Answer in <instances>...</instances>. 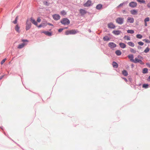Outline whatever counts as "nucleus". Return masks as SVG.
Segmentation results:
<instances>
[{"label": "nucleus", "mask_w": 150, "mask_h": 150, "mask_svg": "<svg viewBox=\"0 0 150 150\" xmlns=\"http://www.w3.org/2000/svg\"><path fill=\"white\" fill-rule=\"evenodd\" d=\"M148 86V85L146 84H144L143 85V87L144 88H147Z\"/></svg>", "instance_id": "ea45409f"}, {"label": "nucleus", "mask_w": 150, "mask_h": 150, "mask_svg": "<svg viewBox=\"0 0 150 150\" xmlns=\"http://www.w3.org/2000/svg\"><path fill=\"white\" fill-rule=\"evenodd\" d=\"M42 33H43L45 34L46 35L50 36L52 35L51 33L48 31H44L42 32Z\"/></svg>", "instance_id": "2eb2a0df"}, {"label": "nucleus", "mask_w": 150, "mask_h": 150, "mask_svg": "<svg viewBox=\"0 0 150 150\" xmlns=\"http://www.w3.org/2000/svg\"><path fill=\"white\" fill-rule=\"evenodd\" d=\"M116 22L118 24H122L123 23L124 19L123 18H118L116 19Z\"/></svg>", "instance_id": "20e7f679"}, {"label": "nucleus", "mask_w": 150, "mask_h": 150, "mask_svg": "<svg viewBox=\"0 0 150 150\" xmlns=\"http://www.w3.org/2000/svg\"><path fill=\"white\" fill-rule=\"evenodd\" d=\"M130 12L133 15H136L137 13V11L135 9L131 10Z\"/></svg>", "instance_id": "ddd939ff"}, {"label": "nucleus", "mask_w": 150, "mask_h": 150, "mask_svg": "<svg viewBox=\"0 0 150 150\" xmlns=\"http://www.w3.org/2000/svg\"><path fill=\"white\" fill-rule=\"evenodd\" d=\"M122 74L125 76H127L128 75L127 71L125 70H124L122 71Z\"/></svg>", "instance_id": "6ab92c4d"}, {"label": "nucleus", "mask_w": 150, "mask_h": 150, "mask_svg": "<svg viewBox=\"0 0 150 150\" xmlns=\"http://www.w3.org/2000/svg\"><path fill=\"white\" fill-rule=\"evenodd\" d=\"M149 47H147L145 50H144V52L145 53H147V52H149Z\"/></svg>", "instance_id": "2f4dec72"}, {"label": "nucleus", "mask_w": 150, "mask_h": 150, "mask_svg": "<svg viewBox=\"0 0 150 150\" xmlns=\"http://www.w3.org/2000/svg\"><path fill=\"white\" fill-rule=\"evenodd\" d=\"M79 13L81 15H83L87 13V11L84 9H81L79 10Z\"/></svg>", "instance_id": "9d476101"}, {"label": "nucleus", "mask_w": 150, "mask_h": 150, "mask_svg": "<svg viewBox=\"0 0 150 150\" xmlns=\"http://www.w3.org/2000/svg\"><path fill=\"white\" fill-rule=\"evenodd\" d=\"M123 79H124V80L126 81H127V79L125 78H123Z\"/></svg>", "instance_id": "864d4df0"}, {"label": "nucleus", "mask_w": 150, "mask_h": 150, "mask_svg": "<svg viewBox=\"0 0 150 150\" xmlns=\"http://www.w3.org/2000/svg\"><path fill=\"white\" fill-rule=\"evenodd\" d=\"M13 23L14 24H16L17 23V20H15L13 22Z\"/></svg>", "instance_id": "49530a36"}, {"label": "nucleus", "mask_w": 150, "mask_h": 150, "mask_svg": "<svg viewBox=\"0 0 150 150\" xmlns=\"http://www.w3.org/2000/svg\"><path fill=\"white\" fill-rule=\"evenodd\" d=\"M18 19V16H17V17H16V19H15V20H17V21Z\"/></svg>", "instance_id": "6e6d98bb"}, {"label": "nucleus", "mask_w": 150, "mask_h": 150, "mask_svg": "<svg viewBox=\"0 0 150 150\" xmlns=\"http://www.w3.org/2000/svg\"><path fill=\"white\" fill-rule=\"evenodd\" d=\"M61 23L64 25H68L70 23L69 20L67 18H64L62 19L60 21Z\"/></svg>", "instance_id": "7ed1b4c3"}, {"label": "nucleus", "mask_w": 150, "mask_h": 150, "mask_svg": "<svg viewBox=\"0 0 150 150\" xmlns=\"http://www.w3.org/2000/svg\"><path fill=\"white\" fill-rule=\"evenodd\" d=\"M19 28H20L18 25H16L15 30L18 33L19 32Z\"/></svg>", "instance_id": "393cba45"}, {"label": "nucleus", "mask_w": 150, "mask_h": 150, "mask_svg": "<svg viewBox=\"0 0 150 150\" xmlns=\"http://www.w3.org/2000/svg\"><path fill=\"white\" fill-rule=\"evenodd\" d=\"M146 65L149 67L150 68V64L147 63L146 64Z\"/></svg>", "instance_id": "09e8293b"}, {"label": "nucleus", "mask_w": 150, "mask_h": 150, "mask_svg": "<svg viewBox=\"0 0 150 150\" xmlns=\"http://www.w3.org/2000/svg\"><path fill=\"white\" fill-rule=\"evenodd\" d=\"M138 63H140L141 64H144V62L141 60H140Z\"/></svg>", "instance_id": "a19ab883"}, {"label": "nucleus", "mask_w": 150, "mask_h": 150, "mask_svg": "<svg viewBox=\"0 0 150 150\" xmlns=\"http://www.w3.org/2000/svg\"><path fill=\"white\" fill-rule=\"evenodd\" d=\"M149 39H150V36H149Z\"/></svg>", "instance_id": "052dcab7"}, {"label": "nucleus", "mask_w": 150, "mask_h": 150, "mask_svg": "<svg viewBox=\"0 0 150 150\" xmlns=\"http://www.w3.org/2000/svg\"><path fill=\"white\" fill-rule=\"evenodd\" d=\"M6 59H3L2 61L1 62V64H4V63L5 62V61L6 60Z\"/></svg>", "instance_id": "58836bf2"}, {"label": "nucleus", "mask_w": 150, "mask_h": 150, "mask_svg": "<svg viewBox=\"0 0 150 150\" xmlns=\"http://www.w3.org/2000/svg\"><path fill=\"white\" fill-rule=\"evenodd\" d=\"M22 41L23 42H28V40H22Z\"/></svg>", "instance_id": "8fccbe9b"}, {"label": "nucleus", "mask_w": 150, "mask_h": 150, "mask_svg": "<svg viewBox=\"0 0 150 150\" xmlns=\"http://www.w3.org/2000/svg\"><path fill=\"white\" fill-rule=\"evenodd\" d=\"M125 4V2H123V3H121L118 6V7H120L121 6H122L124 4Z\"/></svg>", "instance_id": "79ce46f5"}, {"label": "nucleus", "mask_w": 150, "mask_h": 150, "mask_svg": "<svg viewBox=\"0 0 150 150\" xmlns=\"http://www.w3.org/2000/svg\"><path fill=\"white\" fill-rule=\"evenodd\" d=\"M25 43H22L21 44L19 45L18 47V49H21L23 48L25 45Z\"/></svg>", "instance_id": "5701e85b"}, {"label": "nucleus", "mask_w": 150, "mask_h": 150, "mask_svg": "<svg viewBox=\"0 0 150 150\" xmlns=\"http://www.w3.org/2000/svg\"><path fill=\"white\" fill-rule=\"evenodd\" d=\"M115 53L117 55L119 56L121 54L122 52L120 50H118L115 51Z\"/></svg>", "instance_id": "b1692460"}, {"label": "nucleus", "mask_w": 150, "mask_h": 150, "mask_svg": "<svg viewBox=\"0 0 150 150\" xmlns=\"http://www.w3.org/2000/svg\"><path fill=\"white\" fill-rule=\"evenodd\" d=\"M121 33V31L120 30H114L112 32V33L116 35H119Z\"/></svg>", "instance_id": "4468645a"}, {"label": "nucleus", "mask_w": 150, "mask_h": 150, "mask_svg": "<svg viewBox=\"0 0 150 150\" xmlns=\"http://www.w3.org/2000/svg\"><path fill=\"white\" fill-rule=\"evenodd\" d=\"M130 51L132 53H136V51L132 48L130 49Z\"/></svg>", "instance_id": "72a5a7b5"}, {"label": "nucleus", "mask_w": 150, "mask_h": 150, "mask_svg": "<svg viewBox=\"0 0 150 150\" xmlns=\"http://www.w3.org/2000/svg\"><path fill=\"white\" fill-rule=\"evenodd\" d=\"M137 57L138 59H142V57H141V56L140 55H138V56H137Z\"/></svg>", "instance_id": "a18cd8bd"}, {"label": "nucleus", "mask_w": 150, "mask_h": 150, "mask_svg": "<svg viewBox=\"0 0 150 150\" xmlns=\"http://www.w3.org/2000/svg\"><path fill=\"white\" fill-rule=\"evenodd\" d=\"M147 6L148 8H150V2L147 4Z\"/></svg>", "instance_id": "de8ad7c7"}, {"label": "nucleus", "mask_w": 150, "mask_h": 150, "mask_svg": "<svg viewBox=\"0 0 150 150\" xmlns=\"http://www.w3.org/2000/svg\"><path fill=\"white\" fill-rule=\"evenodd\" d=\"M120 47L122 48H124L126 47V45L123 43L120 42L119 43Z\"/></svg>", "instance_id": "f3484780"}, {"label": "nucleus", "mask_w": 150, "mask_h": 150, "mask_svg": "<svg viewBox=\"0 0 150 150\" xmlns=\"http://www.w3.org/2000/svg\"><path fill=\"white\" fill-rule=\"evenodd\" d=\"M149 79H150V76L149 77Z\"/></svg>", "instance_id": "13d9d810"}, {"label": "nucleus", "mask_w": 150, "mask_h": 150, "mask_svg": "<svg viewBox=\"0 0 150 150\" xmlns=\"http://www.w3.org/2000/svg\"><path fill=\"white\" fill-rule=\"evenodd\" d=\"M149 17H147L144 20V22H147L149 21Z\"/></svg>", "instance_id": "f704fd0d"}, {"label": "nucleus", "mask_w": 150, "mask_h": 150, "mask_svg": "<svg viewBox=\"0 0 150 150\" xmlns=\"http://www.w3.org/2000/svg\"><path fill=\"white\" fill-rule=\"evenodd\" d=\"M137 6V3L134 1L131 2L129 4V6L132 8H134L136 7Z\"/></svg>", "instance_id": "6e6552de"}, {"label": "nucleus", "mask_w": 150, "mask_h": 150, "mask_svg": "<svg viewBox=\"0 0 150 150\" xmlns=\"http://www.w3.org/2000/svg\"><path fill=\"white\" fill-rule=\"evenodd\" d=\"M103 40L104 41H108L110 40V38H109L107 36H106L103 38Z\"/></svg>", "instance_id": "aec40b11"}, {"label": "nucleus", "mask_w": 150, "mask_h": 150, "mask_svg": "<svg viewBox=\"0 0 150 150\" xmlns=\"http://www.w3.org/2000/svg\"><path fill=\"white\" fill-rule=\"evenodd\" d=\"M124 38L125 40H130V37L128 36H125L124 37Z\"/></svg>", "instance_id": "cd10ccee"}, {"label": "nucleus", "mask_w": 150, "mask_h": 150, "mask_svg": "<svg viewBox=\"0 0 150 150\" xmlns=\"http://www.w3.org/2000/svg\"><path fill=\"white\" fill-rule=\"evenodd\" d=\"M41 21V20L39 18H38L37 21L38 22H40Z\"/></svg>", "instance_id": "c03bdc74"}, {"label": "nucleus", "mask_w": 150, "mask_h": 150, "mask_svg": "<svg viewBox=\"0 0 150 150\" xmlns=\"http://www.w3.org/2000/svg\"><path fill=\"white\" fill-rule=\"evenodd\" d=\"M31 23L30 21V20L28 19L26 21L25 29L26 30H29L31 27Z\"/></svg>", "instance_id": "f03ea898"}, {"label": "nucleus", "mask_w": 150, "mask_h": 150, "mask_svg": "<svg viewBox=\"0 0 150 150\" xmlns=\"http://www.w3.org/2000/svg\"><path fill=\"white\" fill-rule=\"evenodd\" d=\"M127 33L130 34H133L134 33V31L132 30H127Z\"/></svg>", "instance_id": "bb28decb"}, {"label": "nucleus", "mask_w": 150, "mask_h": 150, "mask_svg": "<svg viewBox=\"0 0 150 150\" xmlns=\"http://www.w3.org/2000/svg\"><path fill=\"white\" fill-rule=\"evenodd\" d=\"M127 44L129 46L134 47V44L132 42H127Z\"/></svg>", "instance_id": "412c9836"}, {"label": "nucleus", "mask_w": 150, "mask_h": 150, "mask_svg": "<svg viewBox=\"0 0 150 150\" xmlns=\"http://www.w3.org/2000/svg\"><path fill=\"white\" fill-rule=\"evenodd\" d=\"M137 1L141 3H145V1L144 0H137Z\"/></svg>", "instance_id": "473e14b6"}, {"label": "nucleus", "mask_w": 150, "mask_h": 150, "mask_svg": "<svg viewBox=\"0 0 150 150\" xmlns=\"http://www.w3.org/2000/svg\"><path fill=\"white\" fill-rule=\"evenodd\" d=\"M61 14L62 15H65L66 14V12L64 10H63L61 12Z\"/></svg>", "instance_id": "c756f323"}, {"label": "nucleus", "mask_w": 150, "mask_h": 150, "mask_svg": "<svg viewBox=\"0 0 150 150\" xmlns=\"http://www.w3.org/2000/svg\"><path fill=\"white\" fill-rule=\"evenodd\" d=\"M108 25V27L109 28H115V26L112 23H109Z\"/></svg>", "instance_id": "f8f14e48"}, {"label": "nucleus", "mask_w": 150, "mask_h": 150, "mask_svg": "<svg viewBox=\"0 0 150 150\" xmlns=\"http://www.w3.org/2000/svg\"><path fill=\"white\" fill-rule=\"evenodd\" d=\"M79 32V31L77 30L73 29L70 30H67L65 32V34L67 35L69 34L74 35Z\"/></svg>", "instance_id": "f257e3e1"}, {"label": "nucleus", "mask_w": 150, "mask_h": 150, "mask_svg": "<svg viewBox=\"0 0 150 150\" xmlns=\"http://www.w3.org/2000/svg\"><path fill=\"white\" fill-rule=\"evenodd\" d=\"M148 72V69L146 68H144L142 71V73L144 74Z\"/></svg>", "instance_id": "c85d7f7f"}, {"label": "nucleus", "mask_w": 150, "mask_h": 150, "mask_svg": "<svg viewBox=\"0 0 150 150\" xmlns=\"http://www.w3.org/2000/svg\"><path fill=\"white\" fill-rule=\"evenodd\" d=\"M42 24L40 25H39L38 26V28H40L41 27H42Z\"/></svg>", "instance_id": "603ef678"}, {"label": "nucleus", "mask_w": 150, "mask_h": 150, "mask_svg": "<svg viewBox=\"0 0 150 150\" xmlns=\"http://www.w3.org/2000/svg\"><path fill=\"white\" fill-rule=\"evenodd\" d=\"M143 41H145V42L147 43H150V41L147 39H144L143 40Z\"/></svg>", "instance_id": "4c0bfd02"}, {"label": "nucleus", "mask_w": 150, "mask_h": 150, "mask_svg": "<svg viewBox=\"0 0 150 150\" xmlns=\"http://www.w3.org/2000/svg\"><path fill=\"white\" fill-rule=\"evenodd\" d=\"M102 4H99L97 5L96 8L97 9L100 10L102 8Z\"/></svg>", "instance_id": "4be33fe9"}, {"label": "nucleus", "mask_w": 150, "mask_h": 150, "mask_svg": "<svg viewBox=\"0 0 150 150\" xmlns=\"http://www.w3.org/2000/svg\"><path fill=\"white\" fill-rule=\"evenodd\" d=\"M30 21L33 23L35 25H37V23L35 21V20L33 17H31L30 18Z\"/></svg>", "instance_id": "1a4fd4ad"}, {"label": "nucleus", "mask_w": 150, "mask_h": 150, "mask_svg": "<svg viewBox=\"0 0 150 150\" xmlns=\"http://www.w3.org/2000/svg\"><path fill=\"white\" fill-rule=\"evenodd\" d=\"M138 43L139 45L141 46L143 45L144 44V43L142 42H138Z\"/></svg>", "instance_id": "c9c22d12"}, {"label": "nucleus", "mask_w": 150, "mask_h": 150, "mask_svg": "<svg viewBox=\"0 0 150 150\" xmlns=\"http://www.w3.org/2000/svg\"><path fill=\"white\" fill-rule=\"evenodd\" d=\"M53 18L55 20H58L60 19V16L58 14H55L52 16Z\"/></svg>", "instance_id": "39448f33"}, {"label": "nucleus", "mask_w": 150, "mask_h": 150, "mask_svg": "<svg viewBox=\"0 0 150 150\" xmlns=\"http://www.w3.org/2000/svg\"><path fill=\"white\" fill-rule=\"evenodd\" d=\"M44 4L46 6H48L49 5V4L48 3V2L47 1H44Z\"/></svg>", "instance_id": "e433bc0d"}, {"label": "nucleus", "mask_w": 150, "mask_h": 150, "mask_svg": "<svg viewBox=\"0 0 150 150\" xmlns=\"http://www.w3.org/2000/svg\"><path fill=\"white\" fill-rule=\"evenodd\" d=\"M128 58L129 59H130V60L131 61L133 62V60H134V59H133L134 57H133V55H132V54L129 55L128 56Z\"/></svg>", "instance_id": "dca6fc26"}, {"label": "nucleus", "mask_w": 150, "mask_h": 150, "mask_svg": "<svg viewBox=\"0 0 150 150\" xmlns=\"http://www.w3.org/2000/svg\"><path fill=\"white\" fill-rule=\"evenodd\" d=\"M67 28H68V27H66V28H66V29H67Z\"/></svg>", "instance_id": "bf43d9fd"}, {"label": "nucleus", "mask_w": 150, "mask_h": 150, "mask_svg": "<svg viewBox=\"0 0 150 150\" xmlns=\"http://www.w3.org/2000/svg\"><path fill=\"white\" fill-rule=\"evenodd\" d=\"M63 30V28H60L58 30V31L59 32H61Z\"/></svg>", "instance_id": "37998d69"}, {"label": "nucleus", "mask_w": 150, "mask_h": 150, "mask_svg": "<svg viewBox=\"0 0 150 150\" xmlns=\"http://www.w3.org/2000/svg\"><path fill=\"white\" fill-rule=\"evenodd\" d=\"M145 22V26H147V23H146V22Z\"/></svg>", "instance_id": "5fc2aeb1"}, {"label": "nucleus", "mask_w": 150, "mask_h": 150, "mask_svg": "<svg viewBox=\"0 0 150 150\" xmlns=\"http://www.w3.org/2000/svg\"><path fill=\"white\" fill-rule=\"evenodd\" d=\"M136 37L139 39H141L142 37V36L140 34H137L136 35Z\"/></svg>", "instance_id": "7c9ffc66"}, {"label": "nucleus", "mask_w": 150, "mask_h": 150, "mask_svg": "<svg viewBox=\"0 0 150 150\" xmlns=\"http://www.w3.org/2000/svg\"><path fill=\"white\" fill-rule=\"evenodd\" d=\"M92 3V1L90 0H88L87 2L83 4L84 7H88L90 6Z\"/></svg>", "instance_id": "423d86ee"}, {"label": "nucleus", "mask_w": 150, "mask_h": 150, "mask_svg": "<svg viewBox=\"0 0 150 150\" xmlns=\"http://www.w3.org/2000/svg\"><path fill=\"white\" fill-rule=\"evenodd\" d=\"M4 75H3V76H1L0 77V80H1L2 79V78L4 77Z\"/></svg>", "instance_id": "3c124183"}, {"label": "nucleus", "mask_w": 150, "mask_h": 150, "mask_svg": "<svg viewBox=\"0 0 150 150\" xmlns=\"http://www.w3.org/2000/svg\"><path fill=\"white\" fill-rule=\"evenodd\" d=\"M134 19L133 18L128 17L127 19V22L130 23H133L134 22Z\"/></svg>", "instance_id": "0eeeda50"}, {"label": "nucleus", "mask_w": 150, "mask_h": 150, "mask_svg": "<svg viewBox=\"0 0 150 150\" xmlns=\"http://www.w3.org/2000/svg\"><path fill=\"white\" fill-rule=\"evenodd\" d=\"M140 60V59H139L137 58H135V59H134V60H133V62L134 63H138V62Z\"/></svg>", "instance_id": "a878e982"}, {"label": "nucleus", "mask_w": 150, "mask_h": 150, "mask_svg": "<svg viewBox=\"0 0 150 150\" xmlns=\"http://www.w3.org/2000/svg\"><path fill=\"white\" fill-rule=\"evenodd\" d=\"M113 67L115 68H117L118 67L117 64L115 62H113L112 63Z\"/></svg>", "instance_id": "a211bd4d"}, {"label": "nucleus", "mask_w": 150, "mask_h": 150, "mask_svg": "<svg viewBox=\"0 0 150 150\" xmlns=\"http://www.w3.org/2000/svg\"><path fill=\"white\" fill-rule=\"evenodd\" d=\"M108 46L110 47L113 48L116 47V45L113 42H110L108 44Z\"/></svg>", "instance_id": "9b49d317"}, {"label": "nucleus", "mask_w": 150, "mask_h": 150, "mask_svg": "<svg viewBox=\"0 0 150 150\" xmlns=\"http://www.w3.org/2000/svg\"><path fill=\"white\" fill-rule=\"evenodd\" d=\"M48 24L50 25H52L51 23H49V24Z\"/></svg>", "instance_id": "4d7b16f0"}]
</instances>
